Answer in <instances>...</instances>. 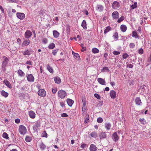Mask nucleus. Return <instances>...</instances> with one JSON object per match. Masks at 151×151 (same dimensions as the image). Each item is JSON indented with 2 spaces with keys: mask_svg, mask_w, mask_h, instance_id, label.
Here are the masks:
<instances>
[{
  "mask_svg": "<svg viewBox=\"0 0 151 151\" xmlns=\"http://www.w3.org/2000/svg\"><path fill=\"white\" fill-rule=\"evenodd\" d=\"M92 52L94 53H98L99 52V50L97 48H93L92 50Z\"/></svg>",
  "mask_w": 151,
  "mask_h": 151,
  "instance_id": "72a5a7b5",
  "label": "nucleus"
},
{
  "mask_svg": "<svg viewBox=\"0 0 151 151\" xmlns=\"http://www.w3.org/2000/svg\"><path fill=\"white\" fill-rule=\"evenodd\" d=\"M124 17L123 16H122L117 20V22L119 23L121 22L124 20Z\"/></svg>",
  "mask_w": 151,
  "mask_h": 151,
  "instance_id": "a19ab883",
  "label": "nucleus"
},
{
  "mask_svg": "<svg viewBox=\"0 0 151 151\" xmlns=\"http://www.w3.org/2000/svg\"><path fill=\"white\" fill-rule=\"evenodd\" d=\"M112 15L113 19H117L119 17V14L117 11H115L113 12Z\"/></svg>",
  "mask_w": 151,
  "mask_h": 151,
  "instance_id": "6e6552de",
  "label": "nucleus"
},
{
  "mask_svg": "<svg viewBox=\"0 0 151 151\" xmlns=\"http://www.w3.org/2000/svg\"><path fill=\"white\" fill-rule=\"evenodd\" d=\"M32 34V33L30 31L27 30L25 32V38H29Z\"/></svg>",
  "mask_w": 151,
  "mask_h": 151,
  "instance_id": "2eb2a0df",
  "label": "nucleus"
},
{
  "mask_svg": "<svg viewBox=\"0 0 151 151\" xmlns=\"http://www.w3.org/2000/svg\"><path fill=\"white\" fill-rule=\"evenodd\" d=\"M127 27L124 25H122L120 26V29L122 32H125L127 30Z\"/></svg>",
  "mask_w": 151,
  "mask_h": 151,
  "instance_id": "bb28decb",
  "label": "nucleus"
},
{
  "mask_svg": "<svg viewBox=\"0 0 151 151\" xmlns=\"http://www.w3.org/2000/svg\"><path fill=\"white\" fill-rule=\"evenodd\" d=\"M16 15L18 18L21 20L23 19L25 17V14L24 13L18 12L17 13Z\"/></svg>",
  "mask_w": 151,
  "mask_h": 151,
  "instance_id": "39448f33",
  "label": "nucleus"
},
{
  "mask_svg": "<svg viewBox=\"0 0 151 151\" xmlns=\"http://www.w3.org/2000/svg\"><path fill=\"white\" fill-rule=\"evenodd\" d=\"M29 40H25L23 42L22 44V46H24L28 45L29 43Z\"/></svg>",
  "mask_w": 151,
  "mask_h": 151,
  "instance_id": "cd10ccee",
  "label": "nucleus"
},
{
  "mask_svg": "<svg viewBox=\"0 0 151 151\" xmlns=\"http://www.w3.org/2000/svg\"><path fill=\"white\" fill-rule=\"evenodd\" d=\"M111 27L110 26L107 27L106 28L104 29V33L106 34L107 33L109 32L111 29Z\"/></svg>",
  "mask_w": 151,
  "mask_h": 151,
  "instance_id": "c85d7f7f",
  "label": "nucleus"
},
{
  "mask_svg": "<svg viewBox=\"0 0 151 151\" xmlns=\"http://www.w3.org/2000/svg\"><path fill=\"white\" fill-rule=\"evenodd\" d=\"M132 37H135V38H138L139 37L137 33L135 31H133L132 32Z\"/></svg>",
  "mask_w": 151,
  "mask_h": 151,
  "instance_id": "2f4dec72",
  "label": "nucleus"
},
{
  "mask_svg": "<svg viewBox=\"0 0 151 151\" xmlns=\"http://www.w3.org/2000/svg\"><path fill=\"white\" fill-rule=\"evenodd\" d=\"M111 126V125L110 123L106 122L105 124V128L108 130H109L110 129Z\"/></svg>",
  "mask_w": 151,
  "mask_h": 151,
  "instance_id": "a211bd4d",
  "label": "nucleus"
},
{
  "mask_svg": "<svg viewBox=\"0 0 151 151\" xmlns=\"http://www.w3.org/2000/svg\"><path fill=\"white\" fill-rule=\"evenodd\" d=\"M29 116L32 118H34L35 117V113L32 111H30L29 113Z\"/></svg>",
  "mask_w": 151,
  "mask_h": 151,
  "instance_id": "aec40b11",
  "label": "nucleus"
},
{
  "mask_svg": "<svg viewBox=\"0 0 151 151\" xmlns=\"http://www.w3.org/2000/svg\"><path fill=\"white\" fill-rule=\"evenodd\" d=\"M87 145L86 144L83 143L81 146V147L82 149L84 148Z\"/></svg>",
  "mask_w": 151,
  "mask_h": 151,
  "instance_id": "052dcab7",
  "label": "nucleus"
},
{
  "mask_svg": "<svg viewBox=\"0 0 151 151\" xmlns=\"http://www.w3.org/2000/svg\"><path fill=\"white\" fill-rule=\"evenodd\" d=\"M19 131L21 134H25L27 132V129L25 127L22 125L19 126Z\"/></svg>",
  "mask_w": 151,
  "mask_h": 151,
  "instance_id": "f03ea898",
  "label": "nucleus"
},
{
  "mask_svg": "<svg viewBox=\"0 0 151 151\" xmlns=\"http://www.w3.org/2000/svg\"><path fill=\"white\" fill-rule=\"evenodd\" d=\"M74 39L76 41H78L79 43H81V41L82 40V38H70L71 40H72L73 39Z\"/></svg>",
  "mask_w": 151,
  "mask_h": 151,
  "instance_id": "c03bdc74",
  "label": "nucleus"
},
{
  "mask_svg": "<svg viewBox=\"0 0 151 151\" xmlns=\"http://www.w3.org/2000/svg\"><path fill=\"white\" fill-rule=\"evenodd\" d=\"M127 67L128 68H132L133 67V65L131 64H128L127 65Z\"/></svg>",
  "mask_w": 151,
  "mask_h": 151,
  "instance_id": "680f3d73",
  "label": "nucleus"
},
{
  "mask_svg": "<svg viewBox=\"0 0 151 151\" xmlns=\"http://www.w3.org/2000/svg\"><path fill=\"white\" fill-rule=\"evenodd\" d=\"M139 121L141 124H144L146 123V120L144 119H140L139 120Z\"/></svg>",
  "mask_w": 151,
  "mask_h": 151,
  "instance_id": "79ce46f5",
  "label": "nucleus"
},
{
  "mask_svg": "<svg viewBox=\"0 0 151 151\" xmlns=\"http://www.w3.org/2000/svg\"><path fill=\"white\" fill-rule=\"evenodd\" d=\"M0 9L1 10L2 13H4V9L2 7L1 5H0Z\"/></svg>",
  "mask_w": 151,
  "mask_h": 151,
  "instance_id": "338daca9",
  "label": "nucleus"
},
{
  "mask_svg": "<svg viewBox=\"0 0 151 151\" xmlns=\"http://www.w3.org/2000/svg\"><path fill=\"white\" fill-rule=\"evenodd\" d=\"M97 149L96 146L94 144H91L89 147L90 151H96L97 150Z\"/></svg>",
  "mask_w": 151,
  "mask_h": 151,
  "instance_id": "4468645a",
  "label": "nucleus"
},
{
  "mask_svg": "<svg viewBox=\"0 0 151 151\" xmlns=\"http://www.w3.org/2000/svg\"><path fill=\"white\" fill-rule=\"evenodd\" d=\"M2 137L6 139H8L9 138L8 134L6 132H4L2 134Z\"/></svg>",
  "mask_w": 151,
  "mask_h": 151,
  "instance_id": "f704fd0d",
  "label": "nucleus"
},
{
  "mask_svg": "<svg viewBox=\"0 0 151 151\" xmlns=\"http://www.w3.org/2000/svg\"><path fill=\"white\" fill-rule=\"evenodd\" d=\"M66 30L67 32L68 33L69 32L70 30V26L68 24L66 27Z\"/></svg>",
  "mask_w": 151,
  "mask_h": 151,
  "instance_id": "13d9d810",
  "label": "nucleus"
},
{
  "mask_svg": "<svg viewBox=\"0 0 151 151\" xmlns=\"http://www.w3.org/2000/svg\"><path fill=\"white\" fill-rule=\"evenodd\" d=\"M109 71V69L107 67H104L101 70V72L108 71Z\"/></svg>",
  "mask_w": 151,
  "mask_h": 151,
  "instance_id": "37998d69",
  "label": "nucleus"
},
{
  "mask_svg": "<svg viewBox=\"0 0 151 151\" xmlns=\"http://www.w3.org/2000/svg\"><path fill=\"white\" fill-rule=\"evenodd\" d=\"M81 25L84 29H87L86 27V21L85 20H83V21Z\"/></svg>",
  "mask_w": 151,
  "mask_h": 151,
  "instance_id": "b1692460",
  "label": "nucleus"
},
{
  "mask_svg": "<svg viewBox=\"0 0 151 151\" xmlns=\"http://www.w3.org/2000/svg\"><path fill=\"white\" fill-rule=\"evenodd\" d=\"M68 116V115L66 113H64L62 114L61 116L62 117H66Z\"/></svg>",
  "mask_w": 151,
  "mask_h": 151,
  "instance_id": "0e129e2a",
  "label": "nucleus"
},
{
  "mask_svg": "<svg viewBox=\"0 0 151 151\" xmlns=\"http://www.w3.org/2000/svg\"><path fill=\"white\" fill-rule=\"evenodd\" d=\"M104 8V6L101 4H97L96 7V9L100 12H103Z\"/></svg>",
  "mask_w": 151,
  "mask_h": 151,
  "instance_id": "423d86ee",
  "label": "nucleus"
},
{
  "mask_svg": "<svg viewBox=\"0 0 151 151\" xmlns=\"http://www.w3.org/2000/svg\"><path fill=\"white\" fill-rule=\"evenodd\" d=\"M130 7L132 8V9H133L137 8V2H135L133 4L131 5Z\"/></svg>",
  "mask_w": 151,
  "mask_h": 151,
  "instance_id": "c9c22d12",
  "label": "nucleus"
},
{
  "mask_svg": "<svg viewBox=\"0 0 151 151\" xmlns=\"http://www.w3.org/2000/svg\"><path fill=\"white\" fill-rule=\"evenodd\" d=\"M27 77L29 81L33 82L34 81V78L32 74L28 75L27 76Z\"/></svg>",
  "mask_w": 151,
  "mask_h": 151,
  "instance_id": "9b49d317",
  "label": "nucleus"
},
{
  "mask_svg": "<svg viewBox=\"0 0 151 151\" xmlns=\"http://www.w3.org/2000/svg\"><path fill=\"white\" fill-rule=\"evenodd\" d=\"M38 94L41 96H44L46 95V92L43 89H41L38 91Z\"/></svg>",
  "mask_w": 151,
  "mask_h": 151,
  "instance_id": "0eeeda50",
  "label": "nucleus"
},
{
  "mask_svg": "<svg viewBox=\"0 0 151 151\" xmlns=\"http://www.w3.org/2000/svg\"><path fill=\"white\" fill-rule=\"evenodd\" d=\"M55 46V44L53 43L50 44L48 46V48L50 49H53Z\"/></svg>",
  "mask_w": 151,
  "mask_h": 151,
  "instance_id": "58836bf2",
  "label": "nucleus"
},
{
  "mask_svg": "<svg viewBox=\"0 0 151 151\" xmlns=\"http://www.w3.org/2000/svg\"><path fill=\"white\" fill-rule=\"evenodd\" d=\"M97 81L100 84L103 85H106V82L104 79L101 78H98Z\"/></svg>",
  "mask_w": 151,
  "mask_h": 151,
  "instance_id": "9d476101",
  "label": "nucleus"
},
{
  "mask_svg": "<svg viewBox=\"0 0 151 151\" xmlns=\"http://www.w3.org/2000/svg\"><path fill=\"white\" fill-rule=\"evenodd\" d=\"M91 136L93 137H96L97 136V134L95 132H93L91 134Z\"/></svg>",
  "mask_w": 151,
  "mask_h": 151,
  "instance_id": "ea45409f",
  "label": "nucleus"
},
{
  "mask_svg": "<svg viewBox=\"0 0 151 151\" xmlns=\"http://www.w3.org/2000/svg\"><path fill=\"white\" fill-rule=\"evenodd\" d=\"M72 54L74 55L75 58H79V55L78 53H76L73 51Z\"/></svg>",
  "mask_w": 151,
  "mask_h": 151,
  "instance_id": "a18cd8bd",
  "label": "nucleus"
},
{
  "mask_svg": "<svg viewBox=\"0 0 151 151\" xmlns=\"http://www.w3.org/2000/svg\"><path fill=\"white\" fill-rule=\"evenodd\" d=\"M3 59L4 60L2 64V69L3 71L4 72L6 70L5 68L8 63L9 60L8 58L5 56L3 57Z\"/></svg>",
  "mask_w": 151,
  "mask_h": 151,
  "instance_id": "f257e3e1",
  "label": "nucleus"
},
{
  "mask_svg": "<svg viewBox=\"0 0 151 151\" xmlns=\"http://www.w3.org/2000/svg\"><path fill=\"white\" fill-rule=\"evenodd\" d=\"M113 37L114 38H118V33L117 32H116L114 33V35H113Z\"/></svg>",
  "mask_w": 151,
  "mask_h": 151,
  "instance_id": "6e6d98bb",
  "label": "nucleus"
},
{
  "mask_svg": "<svg viewBox=\"0 0 151 151\" xmlns=\"http://www.w3.org/2000/svg\"><path fill=\"white\" fill-rule=\"evenodd\" d=\"M67 102L68 105L70 106H71L74 103V101L70 99H68L67 100Z\"/></svg>",
  "mask_w": 151,
  "mask_h": 151,
  "instance_id": "6ab92c4d",
  "label": "nucleus"
},
{
  "mask_svg": "<svg viewBox=\"0 0 151 151\" xmlns=\"http://www.w3.org/2000/svg\"><path fill=\"white\" fill-rule=\"evenodd\" d=\"M99 137L101 139L106 138L107 136L106 133L105 132H102L99 135Z\"/></svg>",
  "mask_w": 151,
  "mask_h": 151,
  "instance_id": "f8f14e48",
  "label": "nucleus"
},
{
  "mask_svg": "<svg viewBox=\"0 0 151 151\" xmlns=\"http://www.w3.org/2000/svg\"><path fill=\"white\" fill-rule=\"evenodd\" d=\"M120 6V3L116 1H114L112 3L111 7L113 9H117Z\"/></svg>",
  "mask_w": 151,
  "mask_h": 151,
  "instance_id": "20e7f679",
  "label": "nucleus"
},
{
  "mask_svg": "<svg viewBox=\"0 0 151 151\" xmlns=\"http://www.w3.org/2000/svg\"><path fill=\"white\" fill-rule=\"evenodd\" d=\"M18 74L21 77L24 76H25V74L21 70H19L18 71Z\"/></svg>",
  "mask_w": 151,
  "mask_h": 151,
  "instance_id": "7c9ffc66",
  "label": "nucleus"
},
{
  "mask_svg": "<svg viewBox=\"0 0 151 151\" xmlns=\"http://www.w3.org/2000/svg\"><path fill=\"white\" fill-rule=\"evenodd\" d=\"M25 64H27L31 65L32 64V62L30 60L27 61L25 63Z\"/></svg>",
  "mask_w": 151,
  "mask_h": 151,
  "instance_id": "69168bd1",
  "label": "nucleus"
},
{
  "mask_svg": "<svg viewBox=\"0 0 151 151\" xmlns=\"http://www.w3.org/2000/svg\"><path fill=\"white\" fill-rule=\"evenodd\" d=\"M40 122H37L33 126V129L34 131H36L40 127Z\"/></svg>",
  "mask_w": 151,
  "mask_h": 151,
  "instance_id": "1a4fd4ad",
  "label": "nucleus"
},
{
  "mask_svg": "<svg viewBox=\"0 0 151 151\" xmlns=\"http://www.w3.org/2000/svg\"><path fill=\"white\" fill-rule=\"evenodd\" d=\"M42 41L43 43L46 44L47 42V38H44L42 40Z\"/></svg>",
  "mask_w": 151,
  "mask_h": 151,
  "instance_id": "4d7b16f0",
  "label": "nucleus"
},
{
  "mask_svg": "<svg viewBox=\"0 0 151 151\" xmlns=\"http://www.w3.org/2000/svg\"><path fill=\"white\" fill-rule=\"evenodd\" d=\"M113 54L115 55H118L120 54V52L119 51H114L112 52Z\"/></svg>",
  "mask_w": 151,
  "mask_h": 151,
  "instance_id": "09e8293b",
  "label": "nucleus"
},
{
  "mask_svg": "<svg viewBox=\"0 0 151 151\" xmlns=\"http://www.w3.org/2000/svg\"><path fill=\"white\" fill-rule=\"evenodd\" d=\"M1 95L5 98L7 97L8 96V93L4 90L1 91Z\"/></svg>",
  "mask_w": 151,
  "mask_h": 151,
  "instance_id": "393cba45",
  "label": "nucleus"
},
{
  "mask_svg": "<svg viewBox=\"0 0 151 151\" xmlns=\"http://www.w3.org/2000/svg\"><path fill=\"white\" fill-rule=\"evenodd\" d=\"M94 96L98 99H99L100 98V96L97 93H96L94 94Z\"/></svg>",
  "mask_w": 151,
  "mask_h": 151,
  "instance_id": "5fc2aeb1",
  "label": "nucleus"
},
{
  "mask_svg": "<svg viewBox=\"0 0 151 151\" xmlns=\"http://www.w3.org/2000/svg\"><path fill=\"white\" fill-rule=\"evenodd\" d=\"M112 139L115 142L117 141L119 139V137L116 132H114L112 135Z\"/></svg>",
  "mask_w": 151,
  "mask_h": 151,
  "instance_id": "ddd939ff",
  "label": "nucleus"
},
{
  "mask_svg": "<svg viewBox=\"0 0 151 151\" xmlns=\"http://www.w3.org/2000/svg\"><path fill=\"white\" fill-rule=\"evenodd\" d=\"M82 101L83 102V106L82 107V109H83L82 111H85L86 108V103L85 102H83V100H82Z\"/></svg>",
  "mask_w": 151,
  "mask_h": 151,
  "instance_id": "4c0bfd02",
  "label": "nucleus"
},
{
  "mask_svg": "<svg viewBox=\"0 0 151 151\" xmlns=\"http://www.w3.org/2000/svg\"><path fill=\"white\" fill-rule=\"evenodd\" d=\"M32 50H27L23 52V54L25 55H29L32 53Z\"/></svg>",
  "mask_w": 151,
  "mask_h": 151,
  "instance_id": "f3484780",
  "label": "nucleus"
},
{
  "mask_svg": "<svg viewBox=\"0 0 151 151\" xmlns=\"http://www.w3.org/2000/svg\"><path fill=\"white\" fill-rule=\"evenodd\" d=\"M42 136L43 137H47V134L45 131H44L42 134Z\"/></svg>",
  "mask_w": 151,
  "mask_h": 151,
  "instance_id": "3c124183",
  "label": "nucleus"
},
{
  "mask_svg": "<svg viewBox=\"0 0 151 151\" xmlns=\"http://www.w3.org/2000/svg\"><path fill=\"white\" fill-rule=\"evenodd\" d=\"M54 80L55 83L57 84H59L61 82V79L59 77L57 76L54 78Z\"/></svg>",
  "mask_w": 151,
  "mask_h": 151,
  "instance_id": "4be33fe9",
  "label": "nucleus"
},
{
  "mask_svg": "<svg viewBox=\"0 0 151 151\" xmlns=\"http://www.w3.org/2000/svg\"><path fill=\"white\" fill-rule=\"evenodd\" d=\"M58 49L53 50L52 51V53L53 55H56V53L58 51Z\"/></svg>",
  "mask_w": 151,
  "mask_h": 151,
  "instance_id": "603ef678",
  "label": "nucleus"
},
{
  "mask_svg": "<svg viewBox=\"0 0 151 151\" xmlns=\"http://www.w3.org/2000/svg\"><path fill=\"white\" fill-rule=\"evenodd\" d=\"M58 93V97L61 99L64 98L67 95L66 93L63 90H59Z\"/></svg>",
  "mask_w": 151,
  "mask_h": 151,
  "instance_id": "7ed1b4c3",
  "label": "nucleus"
},
{
  "mask_svg": "<svg viewBox=\"0 0 151 151\" xmlns=\"http://www.w3.org/2000/svg\"><path fill=\"white\" fill-rule=\"evenodd\" d=\"M143 50L142 49H140L138 50V53L140 54H142L143 53Z\"/></svg>",
  "mask_w": 151,
  "mask_h": 151,
  "instance_id": "e2e57ef3",
  "label": "nucleus"
},
{
  "mask_svg": "<svg viewBox=\"0 0 151 151\" xmlns=\"http://www.w3.org/2000/svg\"><path fill=\"white\" fill-rule=\"evenodd\" d=\"M80 45L82 48V49L81 50V51H82L83 52L86 50V47H83V44H81Z\"/></svg>",
  "mask_w": 151,
  "mask_h": 151,
  "instance_id": "8fccbe9b",
  "label": "nucleus"
},
{
  "mask_svg": "<svg viewBox=\"0 0 151 151\" xmlns=\"http://www.w3.org/2000/svg\"><path fill=\"white\" fill-rule=\"evenodd\" d=\"M39 147L42 150H44L46 148V146L42 142L40 144Z\"/></svg>",
  "mask_w": 151,
  "mask_h": 151,
  "instance_id": "c756f323",
  "label": "nucleus"
},
{
  "mask_svg": "<svg viewBox=\"0 0 151 151\" xmlns=\"http://www.w3.org/2000/svg\"><path fill=\"white\" fill-rule=\"evenodd\" d=\"M97 121L99 123H101L103 122V119L101 117H99L97 119Z\"/></svg>",
  "mask_w": 151,
  "mask_h": 151,
  "instance_id": "49530a36",
  "label": "nucleus"
},
{
  "mask_svg": "<svg viewBox=\"0 0 151 151\" xmlns=\"http://www.w3.org/2000/svg\"><path fill=\"white\" fill-rule=\"evenodd\" d=\"M135 101L136 104L137 105H141L142 104V102L141 101L139 97L136 98L135 100Z\"/></svg>",
  "mask_w": 151,
  "mask_h": 151,
  "instance_id": "412c9836",
  "label": "nucleus"
},
{
  "mask_svg": "<svg viewBox=\"0 0 151 151\" xmlns=\"http://www.w3.org/2000/svg\"><path fill=\"white\" fill-rule=\"evenodd\" d=\"M129 46L131 48H133L134 47V44L132 43H130L129 45Z\"/></svg>",
  "mask_w": 151,
  "mask_h": 151,
  "instance_id": "864d4df0",
  "label": "nucleus"
},
{
  "mask_svg": "<svg viewBox=\"0 0 151 151\" xmlns=\"http://www.w3.org/2000/svg\"><path fill=\"white\" fill-rule=\"evenodd\" d=\"M20 120L19 119H17L15 120V122L17 124L19 123Z\"/></svg>",
  "mask_w": 151,
  "mask_h": 151,
  "instance_id": "774afa93",
  "label": "nucleus"
},
{
  "mask_svg": "<svg viewBox=\"0 0 151 151\" xmlns=\"http://www.w3.org/2000/svg\"><path fill=\"white\" fill-rule=\"evenodd\" d=\"M110 94L111 98L114 99L116 97V93L113 90H111L110 91Z\"/></svg>",
  "mask_w": 151,
  "mask_h": 151,
  "instance_id": "dca6fc26",
  "label": "nucleus"
},
{
  "mask_svg": "<svg viewBox=\"0 0 151 151\" xmlns=\"http://www.w3.org/2000/svg\"><path fill=\"white\" fill-rule=\"evenodd\" d=\"M9 2L10 3H17L18 2L17 0H8Z\"/></svg>",
  "mask_w": 151,
  "mask_h": 151,
  "instance_id": "bf43d9fd",
  "label": "nucleus"
},
{
  "mask_svg": "<svg viewBox=\"0 0 151 151\" xmlns=\"http://www.w3.org/2000/svg\"><path fill=\"white\" fill-rule=\"evenodd\" d=\"M54 37L55 38H57L58 37L60 34L56 30H54L53 32Z\"/></svg>",
  "mask_w": 151,
  "mask_h": 151,
  "instance_id": "a878e982",
  "label": "nucleus"
},
{
  "mask_svg": "<svg viewBox=\"0 0 151 151\" xmlns=\"http://www.w3.org/2000/svg\"><path fill=\"white\" fill-rule=\"evenodd\" d=\"M129 55L127 53H124L122 55V58L123 59H126L129 57Z\"/></svg>",
  "mask_w": 151,
  "mask_h": 151,
  "instance_id": "de8ad7c7",
  "label": "nucleus"
},
{
  "mask_svg": "<svg viewBox=\"0 0 151 151\" xmlns=\"http://www.w3.org/2000/svg\"><path fill=\"white\" fill-rule=\"evenodd\" d=\"M32 140V138L29 136H26L25 138V140L27 142H30Z\"/></svg>",
  "mask_w": 151,
  "mask_h": 151,
  "instance_id": "e433bc0d",
  "label": "nucleus"
},
{
  "mask_svg": "<svg viewBox=\"0 0 151 151\" xmlns=\"http://www.w3.org/2000/svg\"><path fill=\"white\" fill-rule=\"evenodd\" d=\"M47 70H49V71L51 73H53V70L51 67H50L49 65H48L47 66Z\"/></svg>",
  "mask_w": 151,
  "mask_h": 151,
  "instance_id": "473e14b6",
  "label": "nucleus"
},
{
  "mask_svg": "<svg viewBox=\"0 0 151 151\" xmlns=\"http://www.w3.org/2000/svg\"><path fill=\"white\" fill-rule=\"evenodd\" d=\"M4 82L5 83V84L9 88H12L11 85L7 80L6 79L4 80Z\"/></svg>",
  "mask_w": 151,
  "mask_h": 151,
  "instance_id": "5701e85b",
  "label": "nucleus"
}]
</instances>
